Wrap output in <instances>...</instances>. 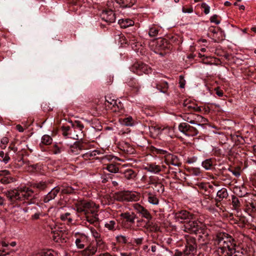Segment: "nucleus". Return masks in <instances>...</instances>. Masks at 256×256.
I'll return each instance as SVG.
<instances>
[{"label":"nucleus","instance_id":"f257e3e1","mask_svg":"<svg viewBox=\"0 0 256 256\" xmlns=\"http://www.w3.org/2000/svg\"><path fill=\"white\" fill-rule=\"evenodd\" d=\"M176 221L184 224V230L190 234H196L203 226L196 216L186 210L178 211L174 214Z\"/></svg>","mask_w":256,"mask_h":256},{"label":"nucleus","instance_id":"f03ea898","mask_svg":"<svg viewBox=\"0 0 256 256\" xmlns=\"http://www.w3.org/2000/svg\"><path fill=\"white\" fill-rule=\"evenodd\" d=\"M122 226L125 228L134 229L135 228V220L136 214L133 212L121 213L120 215Z\"/></svg>","mask_w":256,"mask_h":256},{"label":"nucleus","instance_id":"7ed1b4c3","mask_svg":"<svg viewBox=\"0 0 256 256\" xmlns=\"http://www.w3.org/2000/svg\"><path fill=\"white\" fill-rule=\"evenodd\" d=\"M96 206L94 202L86 200L81 201L76 204V211L78 212H84V214L90 213L92 210H96L98 208H95Z\"/></svg>","mask_w":256,"mask_h":256},{"label":"nucleus","instance_id":"20e7f679","mask_svg":"<svg viewBox=\"0 0 256 256\" xmlns=\"http://www.w3.org/2000/svg\"><path fill=\"white\" fill-rule=\"evenodd\" d=\"M130 70L138 75H142L144 74H148L152 72L150 66L141 62H135L130 68Z\"/></svg>","mask_w":256,"mask_h":256},{"label":"nucleus","instance_id":"39448f33","mask_svg":"<svg viewBox=\"0 0 256 256\" xmlns=\"http://www.w3.org/2000/svg\"><path fill=\"white\" fill-rule=\"evenodd\" d=\"M219 246L218 248L220 249L222 252H226L227 254L235 252L236 244L232 241H216ZM234 241H232L233 242Z\"/></svg>","mask_w":256,"mask_h":256},{"label":"nucleus","instance_id":"423d86ee","mask_svg":"<svg viewBox=\"0 0 256 256\" xmlns=\"http://www.w3.org/2000/svg\"><path fill=\"white\" fill-rule=\"evenodd\" d=\"M179 130L188 136H194L198 133V130L186 122L180 123L178 126Z\"/></svg>","mask_w":256,"mask_h":256},{"label":"nucleus","instance_id":"0eeeda50","mask_svg":"<svg viewBox=\"0 0 256 256\" xmlns=\"http://www.w3.org/2000/svg\"><path fill=\"white\" fill-rule=\"evenodd\" d=\"M106 102L108 103V104H106V106L111 109L112 112L120 115L124 113V109L122 104L117 100H112V102H109L108 100H106Z\"/></svg>","mask_w":256,"mask_h":256},{"label":"nucleus","instance_id":"6e6552de","mask_svg":"<svg viewBox=\"0 0 256 256\" xmlns=\"http://www.w3.org/2000/svg\"><path fill=\"white\" fill-rule=\"evenodd\" d=\"M182 108L184 110L188 112H200L201 111L200 107L196 104L190 100H186L182 103Z\"/></svg>","mask_w":256,"mask_h":256},{"label":"nucleus","instance_id":"1a4fd4ad","mask_svg":"<svg viewBox=\"0 0 256 256\" xmlns=\"http://www.w3.org/2000/svg\"><path fill=\"white\" fill-rule=\"evenodd\" d=\"M134 208L138 213L140 214L142 218H145L147 220L146 224L148 226H150L152 224L150 220L152 219V216L150 212L144 206L138 204H135Z\"/></svg>","mask_w":256,"mask_h":256},{"label":"nucleus","instance_id":"9d476101","mask_svg":"<svg viewBox=\"0 0 256 256\" xmlns=\"http://www.w3.org/2000/svg\"><path fill=\"white\" fill-rule=\"evenodd\" d=\"M164 161L168 166L172 165L179 166L182 164L178 156L170 153L164 156Z\"/></svg>","mask_w":256,"mask_h":256},{"label":"nucleus","instance_id":"9b49d317","mask_svg":"<svg viewBox=\"0 0 256 256\" xmlns=\"http://www.w3.org/2000/svg\"><path fill=\"white\" fill-rule=\"evenodd\" d=\"M118 199L120 201H136L138 200V196L130 192H121L118 194Z\"/></svg>","mask_w":256,"mask_h":256},{"label":"nucleus","instance_id":"f8f14e48","mask_svg":"<svg viewBox=\"0 0 256 256\" xmlns=\"http://www.w3.org/2000/svg\"><path fill=\"white\" fill-rule=\"evenodd\" d=\"M78 148L80 150H90L94 148V145L90 142L86 141L76 142L73 146L70 147V150L74 152V148Z\"/></svg>","mask_w":256,"mask_h":256},{"label":"nucleus","instance_id":"ddd939ff","mask_svg":"<svg viewBox=\"0 0 256 256\" xmlns=\"http://www.w3.org/2000/svg\"><path fill=\"white\" fill-rule=\"evenodd\" d=\"M102 19L106 22L110 24L115 22L116 16L112 10H104L100 14Z\"/></svg>","mask_w":256,"mask_h":256},{"label":"nucleus","instance_id":"4468645a","mask_svg":"<svg viewBox=\"0 0 256 256\" xmlns=\"http://www.w3.org/2000/svg\"><path fill=\"white\" fill-rule=\"evenodd\" d=\"M5 195L8 198L11 202H15L16 200H21L20 196V188L18 190L14 189L6 191Z\"/></svg>","mask_w":256,"mask_h":256},{"label":"nucleus","instance_id":"2eb2a0df","mask_svg":"<svg viewBox=\"0 0 256 256\" xmlns=\"http://www.w3.org/2000/svg\"><path fill=\"white\" fill-rule=\"evenodd\" d=\"M148 184L156 186H160V189H157L156 190L159 193H163L164 191V184L161 182L160 180L157 176H152L148 178Z\"/></svg>","mask_w":256,"mask_h":256},{"label":"nucleus","instance_id":"dca6fc26","mask_svg":"<svg viewBox=\"0 0 256 256\" xmlns=\"http://www.w3.org/2000/svg\"><path fill=\"white\" fill-rule=\"evenodd\" d=\"M10 172L8 170H0V176H2L0 179V182L2 184H6L14 182L15 178L10 176Z\"/></svg>","mask_w":256,"mask_h":256},{"label":"nucleus","instance_id":"f3484780","mask_svg":"<svg viewBox=\"0 0 256 256\" xmlns=\"http://www.w3.org/2000/svg\"><path fill=\"white\" fill-rule=\"evenodd\" d=\"M34 191L28 188H20V194L21 197V200H32L34 196Z\"/></svg>","mask_w":256,"mask_h":256},{"label":"nucleus","instance_id":"a211bd4d","mask_svg":"<svg viewBox=\"0 0 256 256\" xmlns=\"http://www.w3.org/2000/svg\"><path fill=\"white\" fill-rule=\"evenodd\" d=\"M160 168V165L156 164L155 162H150L146 164L144 169L148 172L158 174L161 172Z\"/></svg>","mask_w":256,"mask_h":256},{"label":"nucleus","instance_id":"6ab92c4d","mask_svg":"<svg viewBox=\"0 0 256 256\" xmlns=\"http://www.w3.org/2000/svg\"><path fill=\"white\" fill-rule=\"evenodd\" d=\"M60 188L57 186L52 188L44 198V202L45 203L49 202L50 200H54L58 193L60 192Z\"/></svg>","mask_w":256,"mask_h":256},{"label":"nucleus","instance_id":"aec40b11","mask_svg":"<svg viewBox=\"0 0 256 256\" xmlns=\"http://www.w3.org/2000/svg\"><path fill=\"white\" fill-rule=\"evenodd\" d=\"M96 210H92L90 213L85 214L87 222L90 224H94L98 221V214Z\"/></svg>","mask_w":256,"mask_h":256},{"label":"nucleus","instance_id":"412c9836","mask_svg":"<svg viewBox=\"0 0 256 256\" xmlns=\"http://www.w3.org/2000/svg\"><path fill=\"white\" fill-rule=\"evenodd\" d=\"M102 152L100 150H93L87 152H86L82 154V156L85 160L91 159L94 158L96 156L102 154Z\"/></svg>","mask_w":256,"mask_h":256},{"label":"nucleus","instance_id":"4be33fe9","mask_svg":"<svg viewBox=\"0 0 256 256\" xmlns=\"http://www.w3.org/2000/svg\"><path fill=\"white\" fill-rule=\"evenodd\" d=\"M120 6L122 8H130L136 2V0H115Z\"/></svg>","mask_w":256,"mask_h":256},{"label":"nucleus","instance_id":"5701e85b","mask_svg":"<svg viewBox=\"0 0 256 256\" xmlns=\"http://www.w3.org/2000/svg\"><path fill=\"white\" fill-rule=\"evenodd\" d=\"M97 250L96 244H90L84 250V256H90L96 253Z\"/></svg>","mask_w":256,"mask_h":256},{"label":"nucleus","instance_id":"b1692460","mask_svg":"<svg viewBox=\"0 0 256 256\" xmlns=\"http://www.w3.org/2000/svg\"><path fill=\"white\" fill-rule=\"evenodd\" d=\"M120 149L126 154H132L134 150L128 142H123L120 145Z\"/></svg>","mask_w":256,"mask_h":256},{"label":"nucleus","instance_id":"393cba45","mask_svg":"<svg viewBox=\"0 0 256 256\" xmlns=\"http://www.w3.org/2000/svg\"><path fill=\"white\" fill-rule=\"evenodd\" d=\"M156 88L160 92L166 94L168 89V83L166 82L162 81L157 83Z\"/></svg>","mask_w":256,"mask_h":256},{"label":"nucleus","instance_id":"a878e982","mask_svg":"<svg viewBox=\"0 0 256 256\" xmlns=\"http://www.w3.org/2000/svg\"><path fill=\"white\" fill-rule=\"evenodd\" d=\"M123 174L124 178L128 180H134L137 175L136 172L131 168L125 170Z\"/></svg>","mask_w":256,"mask_h":256},{"label":"nucleus","instance_id":"bb28decb","mask_svg":"<svg viewBox=\"0 0 256 256\" xmlns=\"http://www.w3.org/2000/svg\"><path fill=\"white\" fill-rule=\"evenodd\" d=\"M118 24L122 28H126L134 24V22L128 18L120 19L118 20Z\"/></svg>","mask_w":256,"mask_h":256},{"label":"nucleus","instance_id":"cd10ccee","mask_svg":"<svg viewBox=\"0 0 256 256\" xmlns=\"http://www.w3.org/2000/svg\"><path fill=\"white\" fill-rule=\"evenodd\" d=\"M194 124H197L198 126H202V124L206 123L208 122L206 118L203 116L194 114Z\"/></svg>","mask_w":256,"mask_h":256},{"label":"nucleus","instance_id":"c85d7f7f","mask_svg":"<svg viewBox=\"0 0 256 256\" xmlns=\"http://www.w3.org/2000/svg\"><path fill=\"white\" fill-rule=\"evenodd\" d=\"M215 160L214 158H208L202 162V166L206 170L212 168Z\"/></svg>","mask_w":256,"mask_h":256},{"label":"nucleus","instance_id":"c756f323","mask_svg":"<svg viewBox=\"0 0 256 256\" xmlns=\"http://www.w3.org/2000/svg\"><path fill=\"white\" fill-rule=\"evenodd\" d=\"M60 219L62 221L66 222L68 224H72L73 221L72 212H70L61 214Z\"/></svg>","mask_w":256,"mask_h":256},{"label":"nucleus","instance_id":"7c9ffc66","mask_svg":"<svg viewBox=\"0 0 256 256\" xmlns=\"http://www.w3.org/2000/svg\"><path fill=\"white\" fill-rule=\"evenodd\" d=\"M193 242L194 241H186L185 250L186 254H190L191 252H193L196 250V246Z\"/></svg>","mask_w":256,"mask_h":256},{"label":"nucleus","instance_id":"2f4dec72","mask_svg":"<svg viewBox=\"0 0 256 256\" xmlns=\"http://www.w3.org/2000/svg\"><path fill=\"white\" fill-rule=\"evenodd\" d=\"M48 183L46 182H35L32 184V186L34 188L38 189L40 190H44L47 188Z\"/></svg>","mask_w":256,"mask_h":256},{"label":"nucleus","instance_id":"473e14b6","mask_svg":"<svg viewBox=\"0 0 256 256\" xmlns=\"http://www.w3.org/2000/svg\"><path fill=\"white\" fill-rule=\"evenodd\" d=\"M232 204L234 210H240L241 206L240 201L238 198L234 195H232Z\"/></svg>","mask_w":256,"mask_h":256},{"label":"nucleus","instance_id":"72a5a7b5","mask_svg":"<svg viewBox=\"0 0 256 256\" xmlns=\"http://www.w3.org/2000/svg\"><path fill=\"white\" fill-rule=\"evenodd\" d=\"M147 196L148 200L150 203L154 205H156L158 204V199L155 194L151 192H148Z\"/></svg>","mask_w":256,"mask_h":256},{"label":"nucleus","instance_id":"f704fd0d","mask_svg":"<svg viewBox=\"0 0 256 256\" xmlns=\"http://www.w3.org/2000/svg\"><path fill=\"white\" fill-rule=\"evenodd\" d=\"M62 188L61 190V192L63 194H72L76 192V190L72 186H62Z\"/></svg>","mask_w":256,"mask_h":256},{"label":"nucleus","instance_id":"c9c22d12","mask_svg":"<svg viewBox=\"0 0 256 256\" xmlns=\"http://www.w3.org/2000/svg\"><path fill=\"white\" fill-rule=\"evenodd\" d=\"M156 46L160 50H165L168 48V44L166 40L160 39L157 42Z\"/></svg>","mask_w":256,"mask_h":256},{"label":"nucleus","instance_id":"e433bc0d","mask_svg":"<svg viewBox=\"0 0 256 256\" xmlns=\"http://www.w3.org/2000/svg\"><path fill=\"white\" fill-rule=\"evenodd\" d=\"M104 226L109 230H113L116 229L118 225L116 220H112L108 221L104 224Z\"/></svg>","mask_w":256,"mask_h":256},{"label":"nucleus","instance_id":"4c0bfd02","mask_svg":"<svg viewBox=\"0 0 256 256\" xmlns=\"http://www.w3.org/2000/svg\"><path fill=\"white\" fill-rule=\"evenodd\" d=\"M217 196L218 197L220 200L218 201L220 202L221 200L223 198H226L228 196V193L226 188H222L221 190H219L217 192Z\"/></svg>","mask_w":256,"mask_h":256},{"label":"nucleus","instance_id":"58836bf2","mask_svg":"<svg viewBox=\"0 0 256 256\" xmlns=\"http://www.w3.org/2000/svg\"><path fill=\"white\" fill-rule=\"evenodd\" d=\"M194 114L192 112H188V114H186L184 115L183 119L186 121L187 122L191 124H194Z\"/></svg>","mask_w":256,"mask_h":256},{"label":"nucleus","instance_id":"ea45409f","mask_svg":"<svg viewBox=\"0 0 256 256\" xmlns=\"http://www.w3.org/2000/svg\"><path fill=\"white\" fill-rule=\"evenodd\" d=\"M73 128L74 132L78 131L79 134H82V130L84 128V126L80 122H76L75 124H73Z\"/></svg>","mask_w":256,"mask_h":256},{"label":"nucleus","instance_id":"a19ab883","mask_svg":"<svg viewBox=\"0 0 256 256\" xmlns=\"http://www.w3.org/2000/svg\"><path fill=\"white\" fill-rule=\"evenodd\" d=\"M52 139L48 135H44L42 138V143L45 145H49L52 143Z\"/></svg>","mask_w":256,"mask_h":256},{"label":"nucleus","instance_id":"79ce46f5","mask_svg":"<svg viewBox=\"0 0 256 256\" xmlns=\"http://www.w3.org/2000/svg\"><path fill=\"white\" fill-rule=\"evenodd\" d=\"M10 160V158L8 153H4L3 151L0 152V160L6 164Z\"/></svg>","mask_w":256,"mask_h":256},{"label":"nucleus","instance_id":"37998d69","mask_svg":"<svg viewBox=\"0 0 256 256\" xmlns=\"http://www.w3.org/2000/svg\"><path fill=\"white\" fill-rule=\"evenodd\" d=\"M106 169L110 172L116 173L118 171V168L116 164H110L106 166Z\"/></svg>","mask_w":256,"mask_h":256},{"label":"nucleus","instance_id":"c03bdc74","mask_svg":"<svg viewBox=\"0 0 256 256\" xmlns=\"http://www.w3.org/2000/svg\"><path fill=\"white\" fill-rule=\"evenodd\" d=\"M158 31L159 30L158 29V28L155 26L152 27L150 28L148 34L151 37H154L157 36Z\"/></svg>","mask_w":256,"mask_h":256},{"label":"nucleus","instance_id":"a18cd8bd","mask_svg":"<svg viewBox=\"0 0 256 256\" xmlns=\"http://www.w3.org/2000/svg\"><path fill=\"white\" fill-rule=\"evenodd\" d=\"M122 123L126 126H132L133 124L134 120L132 116H128L123 120Z\"/></svg>","mask_w":256,"mask_h":256},{"label":"nucleus","instance_id":"49530a36","mask_svg":"<svg viewBox=\"0 0 256 256\" xmlns=\"http://www.w3.org/2000/svg\"><path fill=\"white\" fill-rule=\"evenodd\" d=\"M229 238V235L225 232H219L217 234V240H224Z\"/></svg>","mask_w":256,"mask_h":256},{"label":"nucleus","instance_id":"de8ad7c7","mask_svg":"<svg viewBox=\"0 0 256 256\" xmlns=\"http://www.w3.org/2000/svg\"><path fill=\"white\" fill-rule=\"evenodd\" d=\"M190 172L192 175L198 176L201 174V170L198 168H192L190 170Z\"/></svg>","mask_w":256,"mask_h":256},{"label":"nucleus","instance_id":"09e8293b","mask_svg":"<svg viewBox=\"0 0 256 256\" xmlns=\"http://www.w3.org/2000/svg\"><path fill=\"white\" fill-rule=\"evenodd\" d=\"M70 130V127L68 126H62V134L64 136H68V132Z\"/></svg>","mask_w":256,"mask_h":256},{"label":"nucleus","instance_id":"8fccbe9b","mask_svg":"<svg viewBox=\"0 0 256 256\" xmlns=\"http://www.w3.org/2000/svg\"><path fill=\"white\" fill-rule=\"evenodd\" d=\"M76 244L78 248H83L86 244V241H75Z\"/></svg>","mask_w":256,"mask_h":256},{"label":"nucleus","instance_id":"3c124183","mask_svg":"<svg viewBox=\"0 0 256 256\" xmlns=\"http://www.w3.org/2000/svg\"><path fill=\"white\" fill-rule=\"evenodd\" d=\"M218 16L216 14H214L212 16H211L210 18V21L211 22H214L216 24H218L220 23V21L217 20Z\"/></svg>","mask_w":256,"mask_h":256},{"label":"nucleus","instance_id":"603ef678","mask_svg":"<svg viewBox=\"0 0 256 256\" xmlns=\"http://www.w3.org/2000/svg\"><path fill=\"white\" fill-rule=\"evenodd\" d=\"M179 84L180 88H184L185 86V80L182 76H180L179 78Z\"/></svg>","mask_w":256,"mask_h":256},{"label":"nucleus","instance_id":"864d4df0","mask_svg":"<svg viewBox=\"0 0 256 256\" xmlns=\"http://www.w3.org/2000/svg\"><path fill=\"white\" fill-rule=\"evenodd\" d=\"M62 152V149L60 148H59L56 144L54 145V148L52 150V152L54 154H58Z\"/></svg>","mask_w":256,"mask_h":256},{"label":"nucleus","instance_id":"5fc2aeb1","mask_svg":"<svg viewBox=\"0 0 256 256\" xmlns=\"http://www.w3.org/2000/svg\"><path fill=\"white\" fill-rule=\"evenodd\" d=\"M202 7L204 8V12L207 14L210 12V6H208L206 3H202Z\"/></svg>","mask_w":256,"mask_h":256},{"label":"nucleus","instance_id":"6e6d98bb","mask_svg":"<svg viewBox=\"0 0 256 256\" xmlns=\"http://www.w3.org/2000/svg\"><path fill=\"white\" fill-rule=\"evenodd\" d=\"M128 84L130 86H133L136 89H138V83L134 82L133 80H130L128 82Z\"/></svg>","mask_w":256,"mask_h":256},{"label":"nucleus","instance_id":"4d7b16f0","mask_svg":"<svg viewBox=\"0 0 256 256\" xmlns=\"http://www.w3.org/2000/svg\"><path fill=\"white\" fill-rule=\"evenodd\" d=\"M182 12L184 13H191L193 12V8L192 7H189V8L183 7Z\"/></svg>","mask_w":256,"mask_h":256},{"label":"nucleus","instance_id":"13d9d810","mask_svg":"<svg viewBox=\"0 0 256 256\" xmlns=\"http://www.w3.org/2000/svg\"><path fill=\"white\" fill-rule=\"evenodd\" d=\"M156 153L158 154H164V156L166 155V154H168L167 152V151H166L165 150H162V149L156 150Z\"/></svg>","mask_w":256,"mask_h":256},{"label":"nucleus","instance_id":"bf43d9fd","mask_svg":"<svg viewBox=\"0 0 256 256\" xmlns=\"http://www.w3.org/2000/svg\"><path fill=\"white\" fill-rule=\"evenodd\" d=\"M8 138L7 137H4L1 140V143L3 144H6L8 142Z\"/></svg>","mask_w":256,"mask_h":256},{"label":"nucleus","instance_id":"052dcab7","mask_svg":"<svg viewBox=\"0 0 256 256\" xmlns=\"http://www.w3.org/2000/svg\"><path fill=\"white\" fill-rule=\"evenodd\" d=\"M16 128L19 132H22L24 131V128L20 124H17Z\"/></svg>","mask_w":256,"mask_h":256},{"label":"nucleus","instance_id":"680f3d73","mask_svg":"<svg viewBox=\"0 0 256 256\" xmlns=\"http://www.w3.org/2000/svg\"><path fill=\"white\" fill-rule=\"evenodd\" d=\"M39 217H40V214L38 213H36L32 216V218L34 220H37V219L39 218Z\"/></svg>","mask_w":256,"mask_h":256},{"label":"nucleus","instance_id":"e2e57ef3","mask_svg":"<svg viewBox=\"0 0 256 256\" xmlns=\"http://www.w3.org/2000/svg\"><path fill=\"white\" fill-rule=\"evenodd\" d=\"M216 94L219 96H222L224 94L222 91L218 90L216 92Z\"/></svg>","mask_w":256,"mask_h":256},{"label":"nucleus","instance_id":"0e129e2a","mask_svg":"<svg viewBox=\"0 0 256 256\" xmlns=\"http://www.w3.org/2000/svg\"><path fill=\"white\" fill-rule=\"evenodd\" d=\"M120 255V256H132V254L130 253L126 252H121Z\"/></svg>","mask_w":256,"mask_h":256},{"label":"nucleus","instance_id":"69168bd1","mask_svg":"<svg viewBox=\"0 0 256 256\" xmlns=\"http://www.w3.org/2000/svg\"><path fill=\"white\" fill-rule=\"evenodd\" d=\"M8 148H10L12 150H13L14 152H16L18 150V148L15 146H10Z\"/></svg>","mask_w":256,"mask_h":256},{"label":"nucleus","instance_id":"338daca9","mask_svg":"<svg viewBox=\"0 0 256 256\" xmlns=\"http://www.w3.org/2000/svg\"><path fill=\"white\" fill-rule=\"evenodd\" d=\"M116 238L117 240H120V238L122 239V240H126V236H117Z\"/></svg>","mask_w":256,"mask_h":256},{"label":"nucleus","instance_id":"774afa93","mask_svg":"<svg viewBox=\"0 0 256 256\" xmlns=\"http://www.w3.org/2000/svg\"><path fill=\"white\" fill-rule=\"evenodd\" d=\"M99 256H112L110 254H109L108 253H104V254H100Z\"/></svg>","mask_w":256,"mask_h":256}]
</instances>
